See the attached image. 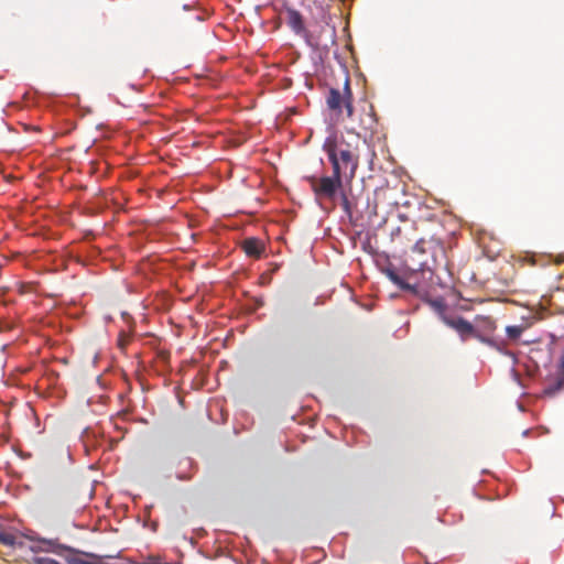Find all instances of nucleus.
<instances>
[{
	"mask_svg": "<svg viewBox=\"0 0 564 564\" xmlns=\"http://www.w3.org/2000/svg\"><path fill=\"white\" fill-rule=\"evenodd\" d=\"M177 478L182 480H188L192 478V475H178Z\"/></svg>",
	"mask_w": 564,
	"mask_h": 564,
	"instance_id": "18",
	"label": "nucleus"
},
{
	"mask_svg": "<svg viewBox=\"0 0 564 564\" xmlns=\"http://www.w3.org/2000/svg\"><path fill=\"white\" fill-rule=\"evenodd\" d=\"M471 338H476L479 341H481V343H484V344H486L488 346H491V344H494V339L492 338L482 336L477 329H476V335H473Z\"/></svg>",
	"mask_w": 564,
	"mask_h": 564,
	"instance_id": "13",
	"label": "nucleus"
},
{
	"mask_svg": "<svg viewBox=\"0 0 564 564\" xmlns=\"http://www.w3.org/2000/svg\"><path fill=\"white\" fill-rule=\"evenodd\" d=\"M524 327L520 325H512L506 327V333L511 340H517L523 333Z\"/></svg>",
	"mask_w": 564,
	"mask_h": 564,
	"instance_id": "9",
	"label": "nucleus"
},
{
	"mask_svg": "<svg viewBox=\"0 0 564 564\" xmlns=\"http://www.w3.org/2000/svg\"><path fill=\"white\" fill-rule=\"evenodd\" d=\"M288 25L293 30L296 34H302L305 32L304 20L300 11L295 9H288Z\"/></svg>",
	"mask_w": 564,
	"mask_h": 564,
	"instance_id": "8",
	"label": "nucleus"
},
{
	"mask_svg": "<svg viewBox=\"0 0 564 564\" xmlns=\"http://www.w3.org/2000/svg\"><path fill=\"white\" fill-rule=\"evenodd\" d=\"M33 564H61L58 561L51 557L36 556L32 560Z\"/></svg>",
	"mask_w": 564,
	"mask_h": 564,
	"instance_id": "12",
	"label": "nucleus"
},
{
	"mask_svg": "<svg viewBox=\"0 0 564 564\" xmlns=\"http://www.w3.org/2000/svg\"><path fill=\"white\" fill-rule=\"evenodd\" d=\"M0 543L7 546H14L15 536L13 534L0 531Z\"/></svg>",
	"mask_w": 564,
	"mask_h": 564,
	"instance_id": "11",
	"label": "nucleus"
},
{
	"mask_svg": "<svg viewBox=\"0 0 564 564\" xmlns=\"http://www.w3.org/2000/svg\"><path fill=\"white\" fill-rule=\"evenodd\" d=\"M348 137H329L325 140L323 149L327 153L332 170L339 171L351 180L359 165L360 135L349 131Z\"/></svg>",
	"mask_w": 564,
	"mask_h": 564,
	"instance_id": "1",
	"label": "nucleus"
},
{
	"mask_svg": "<svg viewBox=\"0 0 564 564\" xmlns=\"http://www.w3.org/2000/svg\"><path fill=\"white\" fill-rule=\"evenodd\" d=\"M490 347L495 348L496 350L506 356L513 357V354L507 349V343L505 340L498 341L494 339V344H491Z\"/></svg>",
	"mask_w": 564,
	"mask_h": 564,
	"instance_id": "10",
	"label": "nucleus"
},
{
	"mask_svg": "<svg viewBox=\"0 0 564 564\" xmlns=\"http://www.w3.org/2000/svg\"><path fill=\"white\" fill-rule=\"evenodd\" d=\"M423 242H424V240H423V239L419 240V241L415 243V246H414V251H417V252L423 253V252H424V249H423Z\"/></svg>",
	"mask_w": 564,
	"mask_h": 564,
	"instance_id": "16",
	"label": "nucleus"
},
{
	"mask_svg": "<svg viewBox=\"0 0 564 564\" xmlns=\"http://www.w3.org/2000/svg\"><path fill=\"white\" fill-rule=\"evenodd\" d=\"M382 273L386 274V276L393 282L395 285H398L403 291H409L413 294L417 293L416 285L410 284L405 282L398 273L395 268L392 264H388L387 267L381 269Z\"/></svg>",
	"mask_w": 564,
	"mask_h": 564,
	"instance_id": "6",
	"label": "nucleus"
},
{
	"mask_svg": "<svg viewBox=\"0 0 564 564\" xmlns=\"http://www.w3.org/2000/svg\"><path fill=\"white\" fill-rule=\"evenodd\" d=\"M352 100V91L348 76L345 78L343 90L330 88L326 97L327 107L337 115H340L343 109H345L347 118H351L354 115Z\"/></svg>",
	"mask_w": 564,
	"mask_h": 564,
	"instance_id": "3",
	"label": "nucleus"
},
{
	"mask_svg": "<svg viewBox=\"0 0 564 564\" xmlns=\"http://www.w3.org/2000/svg\"><path fill=\"white\" fill-rule=\"evenodd\" d=\"M343 177L344 174L341 172L333 170V174L329 176H310L307 180L316 198L335 202L338 192L343 188ZM345 177L348 176L345 175Z\"/></svg>",
	"mask_w": 564,
	"mask_h": 564,
	"instance_id": "2",
	"label": "nucleus"
},
{
	"mask_svg": "<svg viewBox=\"0 0 564 564\" xmlns=\"http://www.w3.org/2000/svg\"><path fill=\"white\" fill-rule=\"evenodd\" d=\"M341 205H343L345 212H347V213L350 212L349 200H348L347 196L344 193H341Z\"/></svg>",
	"mask_w": 564,
	"mask_h": 564,
	"instance_id": "15",
	"label": "nucleus"
},
{
	"mask_svg": "<svg viewBox=\"0 0 564 564\" xmlns=\"http://www.w3.org/2000/svg\"><path fill=\"white\" fill-rule=\"evenodd\" d=\"M45 545H47L46 547H40L41 551H51V546H52V542H44Z\"/></svg>",
	"mask_w": 564,
	"mask_h": 564,
	"instance_id": "17",
	"label": "nucleus"
},
{
	"mask_svg": "<svg viewBox=\"0 0 564 564\" xmlns=\"http://www.w3.org/2000/svg\"><path fill=\"white\" fill-rule=\"evenodd\" d=\"M564 389V369H558L550 376L543 388V394L546 397H554Z\"/></svg>",
	"mask_w": 564,
	"mask_h": 564,
	"instance_id": "5",
	"label": "nucleus"
},
{
	"mask_svg": "<svg viewBox=\"0 0 564 564\" xmlns=\"http://www.w3.org/2000/svg\"><path fill=\"white\" fill-rule=\"evenodd\" d=\"M242 249L248 257L258 259L264 251V245L260 239L250 237L242 241Z\"/></svg>",
	"mask_w": 564,
	"mask_h": 564,
	"instance_id": "7",
	"label": "nucleus"
},
{
	"mask_svg": "<svg viewBox=\"0 0 564 564\" xmlns=\"http://www.w3.org/2000/svg\"><path fill=\"white\" fill-rule=\"evenodd\" d=\"M442 321L459 335L462 341H466L470 339L473 335H476L474 325L462 316L442 315Z\"/></svg>",
	"mask_w": 564,
	"mask_h": 564,
	"instance_id": "4",
	"label": "nucleus"
},
{
	"mask_svg": "<svg viewBox=\"0 0 564 564\" xmlns=\"http://www.w3.org/2000/svg\"><path fill=\"white\" fill-rule=\"evenodd\" d=\"M375 126H376V120L371 115H369L368 121L365 126V129L372 131L375 129Z\"/></svg>",
	"mask_w": 564,
	"mask_h": 564,
	"instance_id": "14",
	"label": "nucleus"
}]
</instances>
